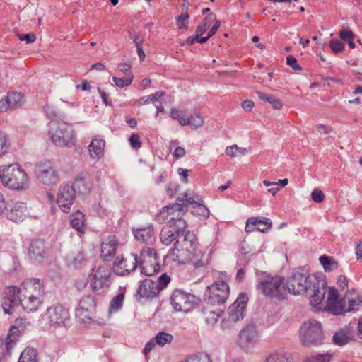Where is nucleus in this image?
<instances>
[{"label":"nucleus","mask_w":362,"mask_h":362,"mask_svg":"<svg viewBox=\"0 0 362 362\" xmlns=\"http://www.w3.org/2000/svg\"><path fill=\"white\" fill-rule=\"evenodd\" d=\"M288 291L293 295L306 293L312 306L317 308L325 299L327 287L325 281L311 276L303 267L293 270L286 284Z\"/></svg>","instance_id":"nucleus-1"},{"label":"nucleus","mask_w":362,"mask_h":362,"mask_svg":"<svg viewBox=\"0 0 362 362\" xmlns=\"http://www.w3.org/2000/svg\"><path fill=\"white\" fill-rule=\"evenodd\" d=\"M197 245V240L193 233L182 232L171 251L172 260L179 264L190 263L195 269L204 267L209 262V255L198 249Z\"/></svg>","instance_id":"nucleus-2"},{"label":"nucleus","mask_w":362,"mask_h":362,"mask_svg":"<svg viewBox=\"0 0 362 362\" xmlns=\"http://www.w3.org/2000/svg\"><path fill=\"white\" fill-rule=\"evenodd\" d=\"M183 202L180 195L176 199L175 204L163 207L157 214L156 218L159 223L167 222V225H173L178 228H185L187 223L183 219Z\"/></svg>","instance_id":"nucleus-3"},{"label":"nucleus","mask_w":362,"mask_h":362,"mask_svg":"<svg viewBox=\"0 0 362 362\" xmlns=\"http://www.w3.org/2000/svg\"><path fill=\"white\" fill-rule=\"evenodd\" d=\"M257 289L264 296L272 299L281 300L286 296L284 279L279 276H264L257 285Z\"/></svg>","instance_id":"nucleus-4"},{"label":"nucleus","mask_w":362,"mask_h":362,"mask_svg":"<svg viewBox=\"0 0 362 362\" xmlns=\"http://www.w3.org/2000/svg\"><path fill=\"white\" fill-rule=\"evenodd\" d=\"M52 141L59 147H72L76 144L74 131L71 125L63 122H52L49 129Z\"/></svg>","instance_id":"nucleus-5"},{"label":"nucleus","mask_w":362,"mask_h":362,"mask_svg":"<svg viewBox=\"0 0 362 362\" xmlns=\"http://www.w3.org/2000/svg\"><path fill=\"white\" fill-rule=\"evenodd\" d=\"M1 182L11 189H24L28 187L25 172L18 165H9L2 170Z\"/></svg>","instance_id":"nucleus-6"},{"label":"nucleus","mask_w":362,"mask_h":362,"mask_svg":"<svg viewBox=\"0 0 362 362\" xmlns=\"http://www.w3.org/2000/svg\"><path fill=\"white\" fill-rule=\"evenodd\" d=\"M300 339L305 346L322 344L324 337L321 323L313 319L305 322L300 328Z\"/></svg>","instance_id":"nucleus-7"},{"label":"nucleus","mask_w":362,"mask_h":362,"mask_svg":"<svg viewBox=\"0 0 362 362\" xmlns=\"http://www.w3.org/2000/svg\"><path fill=\"white\" fill-rule=\"evenodd\" d=\"M30 322L23 318H18L11 327L5 341L0 338V362L11 354V350L18 341V336L23 333Z\"/></svg>","instance_id":"nucleus-8"},{"label":"nucleus","mask_w":362,"mask_h":362,"mask_svg":"<svg viewBox=\"0 0 362 362\" xmlns=\"http://www.w3.org/2000/svg\"><path fill=\"white\" fill-rule=\"evenodd\" d=\"M50 327L59 328L66 326L70 319L69 309L60 303L48 307L44 314Z\"/></svg>","instance_id":"nucleus-9"},{"label":"nucleus","mask_w":362,"mask_h":362,"mask_svg":"<svg viewBox=\"0 0 362 362\" xmlns=\"http://www.w3.org/2000/svg\"><path fill=\"white\" fill-rule=\"evenodd\" d=\"M138 264L141 272L145 276H151L159 272L160 269L156 251L148 247H144L141 250L140 262Z\"/></svg>","instance_id":"nucleus-10"},{"label":"nucleus","mask_w":362,"mask_h":362,"mask_svg":"<svg viewBox=\"0 0 362 362\" xmlns=\"http://www.w3.org/2000/svg\"><path fill=\"white\" fill-rule=\"evenodd\" d=\"M229 286L225 281H216L208 286L205 293V300L211 305L223 304L229 296Z\"/></svg>","instance_id":"nucleus-11"},{"label":"nucleus","mask_w":362,"mask_h":362,"mask_svg":"<svg viewBox=\"0 0 362 362\" xmlns=\"http://www.w3.org/2000/svg\"><path fill=\"white\" fill-rule=\"evenodd\" d=\"M248 298L244 293H240L235 301L228 309V317L222 322L223 327H229L239 320H242L245 316V310Z\"/></svg>","instance_id":"nucleus-12"},{"label":"nucleus","mask_w":362,"mask_h":362,"mask_svg":"<svg viewBox=\"0 0 362 362\" xmlns=\"http://www.w3.org/2000/svg\"><path fill=\"white\" fill-rule=\"evenodd\" d=\"M183 202V213L187 210L189 206H192V214L207 218L209 216V210L203 204L202 199L193 191H186L180 194Z\"/></svg>","instance_id":"nucleus-13"},{"label":"nucleus","mask_w":362,"mask_h":362,"mask_svg":"<svg viewBox=\"0 0 362 362\" xmlns=\"http://www.w3.org/2000/svg\"><path fill=\"white\" fill-rule=\"evenodd\" d=\"M197 298L189 293L180 289H176L171 295V304L176 311L188 312L197 303Z\"/></svg>","instance_id":"nucleus-14"},{"label":"nucleus","mask_w":362,"mask_h":362,"mask_svg":"<svg viewBox=\"0 0 362 362\" xmlns=\"http://www.w3.org/2000/svg\"><path fill=\"white\" fill-rule=\"evenodd\" d=\"M20 287L10 286L2 293L1 305L5 313L11 315L21 305Z\"/></svg>","instance_id":"nucleus-15"},{"label":"nucleus","mask_w":362,"mask_h":362,"mask_svg":"<svg viewBox=\"0 0 362 362\" xmlns=\"http://www.w3.org/2000/svg\"><path fill=\"white\" fill-rule=\"evenodd\" d=\"M76 199V189L70 184H62L59 188L57 203L64 213L69 212Z\"/></svg>","instance_id":"nucleus-16"},{"label":"nucleus","mask_w":362,"mask_h":362,"mask_svg":"<svg viewBox=\"0 0 362 362\" xmlns=\"http://www.w3.org/2000/svg\"><path fill=\"white\" fill-rule=\"evenodd\" d=\"M35 174L39 182L45 185H54L59 181L58 172L49 163L37 165Z\"/></svg>","instance_id":"nucleus-17"},{"label":"nucleus","mask_w":362,"mask_h":362,"mask_svg":"<svg viewBox=\"0 0 362 362\" xmlns=\"http://www.w3.org/2000/svg\"><path fill=\"white\" fill-rule=\"evenodd\" d=\"M138 257L131 254L127 257L118 255L113 262V271L119 276H124L134 271L138 265Z\"/></svg>","instance_id":"nucleus-18"},{"label":"nucleus","mask_w":362,"mask_h":362,"mask_svg":"<svg viewBox=\"0 0 362 362\" xmlns=\"http://www.w3.org/2000/svg\"><path fill=\"white\" fill-rule=\"evenodd\" d=\"M111 271L106 266H99L93 275L90 286L93 291L101 292L110 285Z\"/></svg>","instance_id":"nucleus-19"},{"label":"nucleus","mask_w":362,"mask_h":362,"mask_svg":"<svg viewBox=\"0 0 362 362\" xmlns=\"http://www.w3.org/2000/svg\"><path fill=\"white\" fill-rule=\"evenodd\" d=\"M20 294L40 296L44 298L45 294L44 284L39 279H25L20 286Z\"/></svg>","instance_id":"nucleus-20"},{"label":"nucleus","mask_w":362,"mask_h":362,"mask_svg":"<svg viewBox=\"0 0 362 362\" xmlns=\"http://www.w3.org/2000/svg\"><path fill=\"white\" fill-rule=\"evenodd\" d=\"M327 309L335 315H339L345 312V297L339 298V292L337 289L329 288L327 300Z\"/></svg>","instance_id":"nucleus-21"},{"label":"nucleus","mask_w":362,"mask_h":362,"mask_svg":"<svg viewBox=\"0 0 362 362\" xmlns=\"http://www.w3.org/2000/svg\"><path fill=\"white\" fill-rule=\"evenodd\" d=\"M47 255V248L42 240H34L28 247L29 257L36 263H41Z\"/></svg>","instance_id":"nucleus-22"},{"label":"nucleus","mask_w":362,"mask_h":362,"mask_svg":"<svg viewBox=\"0 0 362 362\" xmlns=\"http://www.w3.org/2000/svg\"><path fill=\"white\" fill-rule=\"evenodd\" d=\"M119 246L118 240L115 236L105 238L100 245V257L104 261H110L116 255Z\"/></svg>","instance_id":"nucleus-23"},{"label":"nucleus","mask_w":362,"mask_h":362,"mask_svg":"<svg viewBox=\"0 0 362 362\" xmlns=\"http://www.w3.org/2000/svg\"><path fill=\"white\" fill-rule=\"evenodd\" d=\"M258 339V334L256 327L254 325H247L240 332L239 344L244 348H247L250 345L255 344Z\"/></svg>","instance_id":"nucleus-24"},{"label":"nucleus","mask_w":362,"mask_h":362,"mask_svg":"<svg viewBox=\"0 0 362 362\" xmlns=\"http://www.w3.org/2000/svg\"><path fill=\"white\" fill-rule=\"evenodd\" d=\"M157 282L151 279H146L141 281L139 285L136 293L141 298H153L159 293Z\"/></svg>","instance_id":"nucleus-25"},{"label":"nucleus","mask_w":362,"mask_h":362,"mask_svg":"<svg viewBox=\"0 0 362 362\" xmlns=\"http://www.w3.org/2000/svg\"><path fill=\"white\" fill-rule=\"evenodd\" d=\"M184 228H178L173 225L165 226L160 232V237L161 242L165 245H170L174 240H176L182 235Z\"/></svg>","instance_id":"nucleus-26"},{"label":"nucleus","mask_w":362,"mask_h":362,"mask_svg":"<svg viewBox=\"0 0 362 362\" xmlns=\"http://www.w3.org/2000/svg\"><path fill=\"white\" fill-rule=\"evenodd\" d=\"M96 303L94 297L90 295L83 297L76 310V315L78 317L84 316L90 318V314L95 310Z\"/></svg>","instance_id":"nucleus-27"},{"label":"nucleus","mask_w":362,"mask_h":362,"mask_svg":"<svg viewBox=\"0 0 362 362\" xmlns=\"http://www.w3.org/2000/svg\"><path fill=\"white\" fill-rule=\"evenodd\" d=\"M132 233L135 238L141 243L152 244L156 240L155 232L152 224L146 227L133 228Z\"/></svg>","instance_id":"nucleus-28"},{"label":"nucleus","mask_w":362,"mask_h":362,"mask_svg":"<svg viewBox=\"0 0 362 362\" xmlns=\"http://www.w3.org/2000/svg\"><path fill=\"white\" fill-rule=\"evenodd\" d=\"M21 305L26 312H35L42 305L44 298L40 296L21 294Z\"/></svg>","instance_id":"nucleus-29"},{"label":"nucleus","mask_w":362,"mask_h":362,"mask_svg":"<svg viewBox=\"0 0 362 362\" xmlns=\"http://www.w3.org/2000/svg\"><path fill=\"white\" fill-rule=\"evenodd\" d=\"M105 146V141L103 138L94 137L88 147L90 158L99 159L104 153Z\"/></svg>","instance_id":"nucleus-30"},{"label":"nucleus","mask_w":362,"mask_h":362,"mask_svg":"<svg viewBox=\"0 0 362 362\" xmlns=\"http://www.w3.org/2000/svg\"><path fill=\"white\" fill-rule=\"evenodd\" d=\"M26 209V205L23 202H18L13 203L7 214V216L14 222L21 221L25 216Z\"/></svg>","instance_id":"nucleus-31"},{"label":"nucleus","mask_w":362,"mask_h":362,"mask_svg":"<svg viewBox=\"0 0 362 362\" xmlns=\"http://www.w3.org/2000/svg\"><path fill=\"white\" fill-rule=\"evenodd\" d=\"M69 221L71 226L78 232L84 233L85 232V219L84 214L80 211H76L70 215Z\"/></svg>","instance_id":"nucleus-32"},{"label":"nucleus","mask_w":362,"mask_h":362,"mask_svg":"<svg viewBox=\"0 0 362 362\" xmlns=\"http://www.w3.org/2000/svg\"><path fill=\"white\" fill-rule=\"evenodd\" d=\"M353 339V334L349 328H344L337 332L334 336L333 342L339 346H342L347 344Z\"/></svg>","instance_id":"nucleus-33"},{"label":"nucleus","mask_w":362,"mask_h":362,"mask_svg":"<svg viewBox=\"0 0 362 362\" xmlns=\"http://www.w3.org/2000/svg\"><path fill=\"white\" fill-rule=\"evenodd\" d=\"M125 293V288L120 286L118 294L113 297L110 302L109 310L110 313L118 311L122 308L124 300Z\"/></svg>","instance_id":"nucleus-34"},{"label":"nucleus","mask_w":362,"mask_h":362,"mask_svg":"<svg viewBox=\"0 0 362 362\" xmlns=\"http://www.w3.org/2000/svg\"><path fill=\"white\" fill-rule=\"evenodd\" d=\"M86 178V175L81 174L76 177L74 185H72L78 189L79 193L87 194L90 191L91 184Z\"/></svg>","instance_id":"nucleus-35"},{"label":"nucleus","mask_w":362,"mask_h":362,"mask_svg":"<svg viewBox=\"0 0 362 362\" xmlns=\"http://www.w3.org/2000/svg\"><path fill=\"white\" fill-rule=\"evenodd\" d=\"M256 93L260 100L271 104L272 107L274 110H280L282 107V102L279 98H276L274 95L272 94H267L261 91H257Z\"/></svg>","instance_id":"nucleus-36"},{"label":"nucleus","mask_w":362,"mask_h":362,"mask_svg":"<svg viewBox=\"0 0 362 362\" xmlns=\"http://www.w3.org/2000/svg\"><path fill=\"white\" fill-rule=\"evenodd\" d=\"M223 311L220 308L211 309L205 308L204 310V320L209 325H214L221 317Z\"/></svg>","instance_id":"nucleus-37"},{"label":"nucleus","mask_w":362,"mask_h":362,"mask_svg":"<svg viewBox=\"0 0 362 362\" xmlns=\"http://www.w3.org/2000/svg\"><path fill=\"white\" fill-rule=\"evenodd\" d=\"M6 98L12 109L22 106L25 102L23 96L17 92L8 93Z\"/></svg>","instance_id":"nucleus-38"},{"label":"nucleus","mask_w":362,"mask_h":362,"mask_svg":"<svg viewBox=\"0 0 362 362\" xmlns=\"http://www.w3.org/2000/svg\"><path fill=\"white\" fill-rule=\"evenodd\" d=\"M37 352L35 349H25L21 354L18 362H37Z\"/></svg>","instance_id":"nucleus-39"},{"label":"nucleus","mask_w":362,"mask_h":362,"mask_svg":"<svg viewBox=\"0 0 362 362\" xmlns=\"http://www.w3.org/2000/svg\"><path fill=\"white\" fill-rule=\"evenodd\" d=\"M187 118L189 121V124L194 129H198L204 124V119L201 116L200 112L197 110H194L190 117Z\"/></svg>","instance_id":"nucleus-40"},{"label":"nucleus","mask_w":362,"mask_h":362,"mask_svg":"<svg viewBox=\"0 0 362 362\" xmlns=\"http://www.w3.org/2000/svg\"><path fill=\"white\" fill-rule=\"evenodd\" d=\"M332 358L331 353L317 354L306 358L304 362H331Z\"/></svg>","instance_id":"nucleus-41"},{"label":"nucleus","mask_w":362,"mask_h":362,"mask_svg":"<svg viewBox=\"0 0 362 362\" xmlns=\"http://www.w3.org/2000/svg\"><path fill=\"white\" fill-rule=\"evenodd\" d=\"M88 262V259L86 257V253L84 251L81 250L78 252L77 254L75 255V256L73 257L72 260L71 261V264L75 267V268H80L85 265L86 262Z\"/></svg>","instance_id":"nucleus-42"},{"label":"nucleus","mask_w":362,"mask_h":362,"mask_svg":"<svg viewBox=\"0 0 362 362\" xmlns=\"http://www.w3.org/2000/svg\"><path fill=\"white\" fill-rule=\"evenodd\" d=\"M272 226V221L267 218H258L257 217V223L255 227L257 230L262 233L268 232Z\"/></svg>","instance_id":"nucleus-43"},{"label":"nucleus","mask_w":362,"mask_h":362,"mask_svg":"<svg viewBox=\"0 0 362 362\" xmlns=\"http://www.w3.org/2000/svg\"><path fill=\"white\" fill-rule=\"evenodd\" d=\"M8 136L2 131H0V156L5 155L10 148Z\"/></svg>","instance_id":"nucleus-44"},{"label":"nucleus","mask_w":362,"mask_h":362,"mask_svg":"<svg viewBox=\"0 0 362 362\" xmlns=\"http://www.w3.org/2000/svg\"><path fill=\"white\" fill-rule=\"evenodd\" d=\"M348 301L349 306L346 307L345 312H350L355 310L358 308V306L362 304V297L356 296V298H349V294L345 296V302Z\"/></svg>","instance_id":"nucleus-45"},{"label":"nucleus","mask_w":362,"mask_h":362,"mask_svg":"<svg viewBox=\"0 0 362 362\" xmlns=\"http://www.w3.org/2000/svg\"><path fill=\"white\" fill-rule=\"evenodd\" d=\"M319 260L326 272L332 271L337 267V262L329 256H321Z\"/></svg>","instance_id":"nucleus-46"},{"label":"nucleus","mask_w":362,"mask_h":362,"mask_svg":"<svg viewBox=\"0 0 362 362\" xmlns=\"http://www.w3.org/2000/svg\"><path fill=\"white\" fill-rule=\"evenodd\" d=\"M173 336L165 332H160L155 337V341L157 344L163 346L167 344H170L173 341Z\"/></svg>","instance_id":"nucleus-47"},{"label":"nucleus","mask_w":362,"mask_h":362,"mask_svg":"<svg viewBox=\"0 0 362 362\" xmlns=\"http://www.w3.org/2000/svg\"><path fill=\"white\" fill-rule=\"evenodd\" d=\"M164 94H165V93L162 90L157 91L155 93L141 98L138 100V103H139V105H142L144 103H149V102L154 103V102L157 101L160 98L163 97L164 95Z\"/></svg>","instance_id":"nucleus-48"},{"label":"nucleus","mask_w":362,"mask_h":362,"mask_svg":"<svg viewBox=\"0 0 362 362\" xmlns=\"http://www.w3.org/2000/svg\"><path fill=\"white\" fill-rule=\"evenodd\" d=\"M170 116L173 119H177L182 126L189 125V119L187 117L181 116L180 110L173 108L171 110Z\"/></svg>","instance_id":"nucleus-49"},{"label":"nucleus","mask_w":362,"mask_h":362,"mask_svg":"<svg viewBox=\"0 0 362 362\" xmlns=\"http://www.w3.org/2000/svg\"><path fill=\"white\" fill-rule=\"evenodd\" d=\"M329 47L334 53L337 54L344 50L345 45L340 40L332 39L329 42Z\"/></svg>","instance_id":"nucleus-50"},{"label":"nucleus","mask_w":362,"mask_h":362,"mask_svg":"<svg viewBox=\"0 0 362 362\" xmlns=\"http://www.w3.org/2000/svg\"><path fill=\"white\" fill-rule=\"evenodd\" d=\"M133 76L130 74L127 78L113 77L112 80L119 88H124L130 85L132 82Z\"/></svg>","instance_id":"nucleus-51"},{"label":"nucleus","mask_w":362,"mask_h":362,"mask_svg":"<svg viewBox=\"0 0 362 362\" xmlns=\"http://www.w3.org/2000/svg\"><path fill=\"white\" fill-rule=\"evenodd\" d=\"M170 281V277L167 274H163L160 276L157 279V286L158 288V291L160 292L163 290L167 285L169 284Z\"/></svg>","instance_id":"nucleus-52"},{"label":"nucleus","mask_w":362,"mask_h":362,"mask_svg":"<svg viewBox=\"0 0 362 362\" xmlns=\"http://www.w3.org/2000/svg\"><path fill=\"white\" fill-rule=\"evenodd\" d=\"M264 362H289L288 358L283 354H274L269 356Z\"/></svg>","instance_id":"nucleus-53"},{"label":"nucleus","mask_w":362,"mask_h":362,"mask_svg":"<svg viewBox=\"0 0 362 362\" xmlns=\"http://www.w3.org/2000/svg\"><path fill=\"white\" fill-rule=\"evenodd\" d=\"M131 146L134 149H139L141 146L140 136L138 134L134 133L129 139Z\"/></svg>","instance_id":"nucleus-54"},{"label":"nucleus","mask_w":362,"mask_h":362,"mask_svg":"<svg viewBox=\"0 0 362 362\" xmlns=\"http://www.w3.org/2000/svg\"><path fill=\"white\" fill-rule=\"evenodd\" d=\"M311 198L315 203H321L324 201L325 194L322 190L315 189L311 193Z\"/></svg>","instance_id":"nucleus-55"},{"label":"nucleus","mask_w":362,"mask_h":362,"mask_svg":"<svg viewBox=\"0 0 362 362\" xmlns=\"http://www.w3.org/2000/svg\"><path fill=\"white\" fill-rule=\"evenodd\" d=\"M286 63L288 66H291L293 69L296 71H300L302 69L296 59L292 55H289L287 57Z\"/></svg>","instance_id":"nucleus-56"},{"label":"nucleus","mask_w":362,"mask_h":362,"mask_svg":"<svg viewBox=\"0 0 362 362\" xmlns=\"http://www.w3.org/2000/svg\"><path fill=\"white\" fill-rule=\"evenodd\" d=\"M340 38L344 41H350L351 39H354V35L351 30H342L339 33Z\"/></svg>","instance_id":"nucleus-57"},{"label":"nucleus","mask_w":362,"mask_h":362,"mask_svg":"<svg viewBox=\"0 0 362 362\" xmlns=\"http://www.w3.org/2000/svg\"><path fill=\"white\" fill-rule=\"evenodd\" d=\"M256 223L257 217H251L248 218L246 221V226L245 228V231L247 233L254 231Z\"/></svg>","instance_id":"nucleus-58"},{"label":"nucleus","mask_w":362,"mask_h":362,"mask_svg":"<svg viewBox=\"0 0 362 362\" xmlns=\"http://www.w3.org/2000/svg\"><path fill=\"white\" fill-rule=\"evenodd\" d=\"M18 38L21 41H25L27 43H33L36 40V36L33 33L21 34L18 35Z\"/></svg>","instance_id":"nucleus-59"},{"label":"nucleus","mask_w":362,"mask_h":362,"mask_svg":"<svg viewBox=\"0 0 362 362\" xmlns=\"http://www.w3.org/2000/svg\"><path fill=\"white\" fill-rule=\"evenodd\" d=\"M8 109H12L10 103H8V98L6 97L5 98H2L0 100V111L6 112Z\"/></svg>","instance_id":"nucleus-60"},{"label":"nucleus","mask_w":362,"mask_h":362,"mask_svg":"<svg viewBox=\"0 0 362 362\" xmlns=\"http://www.w3.org/2000/svg\"><path fill=\"white\" fill-rule=\"evenodd\" d=\"M216 20V15L214 13H211L209 16H206L202 22L204 25H206V27L209 29L211 26L212 22Z\"/></svg>","instance_id":"nucleus-61"},{"label":"nucleus","mask_w":362,"mask_h":362,"mask_svg":"<svg viewBox=\"0 0 362 362\" xmlns=\"http://www.w3.org/2000/svg\"><path fill=\"white\" fill-rule=\"evenodd\" d=\"M186 152L184 148L177 146L173 152V156L177 159L181 158L185 156Z\"/></svg>","instance_id":"nucleus-62"},{"label":"nucleus","mask_w":362,"mask_h":362,"mask_svg":"<svg viewBox=\"0 0 362 362\" xmlns=\"http://www.w3.org/2000/svg\"><path fill=\"white\" fill-rule=\"evenodd\" d=\"M156 343V342L155 340L151 339L146 344L143 351V353L145 356H147L151 351V350L154 348Z\"/></svg>","instance_id":"nucleus-63"},{"label":"nucleus","mask_w":362,"mask_h":362,"mask_svg":"<svg viewBox=\"0 0 362 362\" xmlns=\"http://www.w3.org/2000/svg\"><path fill=\"white\" fill-rule=\"evenodd\" d=\"M130 69L131 66L128 63H121L118 65V69L126 75H128V73H129V75L131 74Z\"/></svg>","instance_id":"nucleus-64"}]
</instances>
